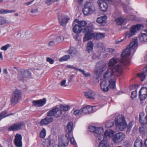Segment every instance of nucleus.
Segmentation results:
<instances>
[{
	"label": "nucleus",
	"instance_id": "e2e57ef3",
	"mask_svg": "<svg viewBox=\"0 0 147 147\" xmlns=\"http://www.w3.org/2000/svg\"><path fill=\"white\" fill-rule=\"evenodd\" d=\"M38 12V9H32L31 12L32 13H35Z\"/></svg>",
	"mask_w": 147,
	"mask_h": 147
},
{
	"label": "nucleus",
	"instance_id": "a878e982",
	"mask_svg": "<svg viewBox=\"0 0 147 147\" xmlns=\"http://www.w3.org/2000/svg\"><path fill=\"white\" fill-rule=\"evenodd\" d=\"M139 40L140 42H147V34L142 33L139 35Z\"/></svg>",
	"mask_w": 147,
	"mask_h": 147
},
{
	"label": "nucleus",
	"instance_id": "603ef678",
	"mask_svg": "<svg viewBox=\"0 0 147 147\" xmlns=\"http://www.w3.org/2000/svg\"><path fill=\"white\" fill-rule=\"evenodd\" d=\"M46 60L47 61L49 62L51 64H52L54 62V60L49 57H47Z\"/></svg>",
	"mask_w": 147,
	"mask_h": 147
},
{
	"label": "nucleus",
	"instance_id": "8fccbe9b",
	"mask_svg": "<svg viewBox=\"0 0 147 147\" xmlns=\"http://www.w3.org/2000/svg\"><path fill=\"white\" fill-rule=\"evenodd\" d=\"M8 23V21L7 22L5 19L2 18H1L0 25H2L4 24H6Z\"/></svg>",
	"mask_w": 147,
	"mask_h": 147
},
{
	"label": "nucleus",
	"instance_id": "9b49d317",
	"mask_svg": "<svg viewBox=\"0 0 147 147\" xmlns=\"http://www.w3.org/2000/svg\"><path fill=\"white\" fill-rule=\"evenodd\" d=\"M147 96V88L143 87L139 92V98L141 101L144 100Z\"/></svg>",
	"mask_w": 147,
	"mask_h": 147
},
{
	"label": "nucleus",
	"instance_id": "774afa93",
	"mask_svg": "<svg viewBox=\"0 0 147 147\" xmlns=\"http://www.w3.org/2000/svg\"><path fill=\"white\" fill-rule=\"evenodd\" d=\"M144 147H147V139L145 140L144 142Z\"/></svg>",
	"mask_w": 147,
	"mask_h": 147
},
{
	"label": "nucleus",
	"instance_id": "69168bd1",
	"mask_svg": "<svg viewBox=\"0 0 147 147\" xmlns=\"http://www.w3.org/2000/svg\"><path fill=\"white\" fill-rule=\"evenodd\" d=\"M136 85L134 84L130 86V90H131L132 89H135L136 87Z\"/></svg>",
	"mask_w": 147,
	"mask_h": 147
},
{
	"label": "nucleus",
	"instance_id": "7ed1b4c3",
	"mask_svg": "<svg viewBox=\"0 0 147 147\" xmlns=\"http://www.w3.org/2000/svg\"><path fill=\"white\" fill-rule=\"evenodd\" d=\"M138 43L136 41L131 42L123 51L121 54V58L119 60L120 63L123 66L128 65L130 64V61L128 57L132 51L134 53L135 49Z\"/></svg>",
	"mask_w": 147,
	"mask_h": 147
},
{
	"label": "nucleus",
	"instance_id": "13d9d810",
	"mask_svg": "<svg viewBox=\"0 0 147 147\" xmlns=\"http://www.w3.org/2000/svg\"><path fill=\"white\" fill-rule=\"evenodd\" d=\"M74 77V76L73 75H71L70 77L68 78V82H71L72 81Z\"/></svg>",
	"mask_w": 147,
	"mask_h": 147
},
{
	"label": "nucleus",
	"instance_id": "4be33fe9",
	"mask_svg": "<svg viewBox=\"0 0 147 147\" xmlns=\"http://www.w3.org/2000/svg\"><path fill=\"white\" fill-rule=\"evenodd\" d=\"M59 144L62 147H65L68 145V138H59Z\"/></svg>",
	"mask_w": 147,
	"mask_h": 147
},
{
	"label": "nucleus",
	"instance_id": "bf43d9fd",
	"mask_svg": "<svg viewBox=\"0 0 147 147\" xmlns=\"http://www.w3.org/2000/svg\"><path fill=\"white\" fill-rule=\"evenodd\" d=\"M66 82V80H64L62 81L61 82V86H67V85L65 84V83Z\"/></svg>",
	"mask_w": 147,
	"mask_h": 147
},
{
	"label": "nucleus",
	"instance_id": "c9c22d12",
	"mask_svg": "<svg viewBox=\"0 0 147 147\" xmlns=\"http://www.w3.org/2000/svg\"><path fill=\"white\" fill-rule=\"evenodd\" d=\"M16 12L15 10H8L7 9H1L0 10V14H4L8 13H12Z\"/></svg>",
	"mask_w": 147,
	"mask_h": 147
},
{
	"label": "nucleus",
	"instance_id": "ddd939ff",
	"mask_svg": "<svg viewBox=\"0 0 147 147\" xmlns=\"http://www.w3.org/2000/svg\"><path fill=\"white\" fill-rule=\"evenodd\" d=\"M42 145L44 147H48L50 145L55 143L57 140L54 138H43Z\"/></svg>",
	"mask_w": 147,
	"mask_h": 147
},
{
	"label": "nucleus",
	"instance_id": "3c124183",
	"mask_svg": "<svg viewBox=\"0 0 147 147\" xmlns=\"http://www.w3.org/2000/svg\"><path fill=\"white\" fill-rule=\"evenodd\" d=\"M132 125V123L131 122L129 123L128 126H127V131H126V132H127V131H129L131 130Z\"/></svg>",
	"mask_w": 147,
	"mask_h": 147
},
{
	"label": "nucleus",
	"instance_id": "bb28decb",
	"mask_svg": "<svg viewBox=\"0 0 147 147\" xmlns=\"http://www.w3.org/2000/svg\"><path fill=\"white\" fill-rule=\"evenodd\" d=\"M70 18L67 16H66L63 18L61 20L60 22V24L63 27H65L66 24L70 20Z\"/></svg>",
	"mask_w": 147,
	"mask_h": 147
},
{
	"label": "nucleus",
	"instance_id": "20e7f679",
	"mask_svg": "<svg viewBox=\"0 0 147 147\" xmlns=\"http://www.w3.org/2000/svg\"><path fill=\"white\" fill-rule=\"evenodd\" d=\"M122 71L121 66L117 65L113 68L108 69L105 73L104 77L106 79V78L111 77L113 75L119 77L121 75Z\"/></svg>",
	"mask_w": 147,
	"mask_h": 147
},
{
	"label": "nucleus",
	"instance_id": "0e129e2a",
	"mask_svg": "<svg viewBox=\"0 0 147 147\" xmlns=\"http://www.w3.org/2000/svg\"><path fill=\"white\" fill-rule=\"evenodd\" d=\"M15 138H22V136L21 135L17 134L15 136Z\"/></svg>",
	"mask_w": 147,
	"mask_h": 147
},
{
	"label": "nucleus",
	"instance_id": "09e8293b",
	"mask_svg": "<svg viewBox=\"0 0 147 147\" xmlns=\"http://www.w3.org/2000/svg\"><path fill=\"white\" fill-rule=\"evenodd\" d=\"M10 47V45L9 44H7L5 46H3L1 47V49L4 51H6L8 48Z\"/></svg>",
	"mask_w": 147,
	"mask_h": 147
},
{
	"label": "nucleus",
	"instance_id": "338daca9",
	"mask_svg": "<svg viewBox=\"0 0 147 147\" xmlns=\"http://www.w3.org/2000/svg\"><path fill=\"white\" fill-rule=\"evenodd\" d=\"M3 73L5 74H8V72L7 70L6 69H4L3 70Z\"/></svg>",
	"mask_w": 147,
	"mask_h": 147
},
{
	"label": "nucleus",
	"instance_id": "de8ad7c7",
	"mask_svg": "<svg viewBox=\"0 0 147 147\" xmlns=\"http://www.w3.org/2000/svg\"><path fill=\"white\" fill-rule=\"evenodd\" d=\"M64 38L62 36H59L57 37L56 39V41L57 43H59L63 41Z\"/></svg>",
	"mask_w": 147,
	"mask_h": 147
},
{
	"label": "nucleus",
	"instance_id": "a19ab883",
	"mask_svg": "<svg viewBox=\"0 0 147 147\" xmlns=\"http://www.w3.org/2000/svg\"><path fill=\"white\" fill-rule=\"evenodd\" d=\"M122 141H123L124 146L125 147H130L131 146V143L129 141L123 140Z\"/></svg>",
	"mask_w": 147,
	"mask_h": 147
},
{
	"label": "nucleus",
	"instance_id": "052dcab7",
	"mask_svg": "<svg viewBox=\"0 0 147 147\" xmlns=\"http://www.w3.org/2000/svg\"><path fill=\"white\" fill-rule=\"evenodd\" d=\"M98 57L97 55L95 53H94L92 57V58L93 59H96Z\"/></svg>",
	"mask_w": 147,
	"mask_h": 147
},
{
	"label": "nucleus",
	"instance_id": "f03ea898",
	"mask_svg": "<svg viewBox=\"0 0 147 147\" xmlns=\"http://www.w3.org/2000/svg\"><path fill=\"white\" fill-rule=\"evenodd\" d=\"M94 27L93 25L88 26L84 27L83 30V33L84 34L83 38L84 41H87L92 39L98 40L105 37V33L94 32Z\"/></svg>",
	"mask_w": 147,
	"mask_h": 147
},
{
	"label": "nucleus",
	"instance_id": "7c9ffc66",
	"mask_svg": "<svg viewBox=\"0 0 147 147\" xmlns=\"http://www.w3.org/2000/svg\"><path fill=\"white\" fill-rule=\"evenodd\" d=\"M118 62L117 59L115 57H113L110 60L108 63L109 66V67H111L114 66Z\"/></svg>",
	"mask_w": 147,
	"mask_h": 147
},
{
	"label": "nucleus",
	"instance_id": "393cba45",
	"mask_svg": "<svg viewBox=\"0 0 147 147\" xmlns=\"http://www.w3.org/2000/svg\"><path fill=\"white\" fill-rule=\"evenodd\" d=\"M101 89L104 92H107L109 90L108 85L107 84V81H103L100 84Z\"/></svg>",
	"mask_w": 147,
	"mask_h": 147
},
{
	"label": "nucleus",
	"instance_id": "9d476101",
	"mask_svg": "<svg viewBox=\"0 0 147 147\" xmlns=\"http://www.w3.org/2000/svg\"><path fill=\"white\" fill-rule=\"evenodd\" d=\"M92 5L90 2L86 3L82 9V11L84 16H87L92 13L93 11L92 9Z\"/></svg>",
	"mask_w": 147,
	"mask_h": 147
},
{
	"label": "nucleus",
	"instance_id": "49530a36",
	"mask_svg": "<svg viewBox=\"0 0 147 147\" xmlns=\"http://www.w3.org/2000/svg\"><path fill=\"white\" fill-rule=\"evenodd\" d=\"M87 24V23L85 21L82 20L79 22L78 25H79L81 27L85 26Z\"/></svg>",
	"mask_w": 147,
	"mask_h": 147
},
{
	"label": "nucleus",
	"instance_id": "ea45409f",
	"mask_svg": "<svg viewBox=\"0 0 147 147\" xmlns=\"http://www.w3.org/2000/svg\"><path fill=\"white\" fill-rule=\"evenodd\" d=\"M74 110V114L76 116H79L82 114V111L81 109H77L74 110V109H73Z\"/></svg>",
	"mask_w": 147,
	"mask_h": 147
},
{
	"label": "nucleus",
	"instance_id": "f257e3e1",
	"mask_svg": "<svg viewBox=\"0 0 147 147\" xmlns=\"http://www.w3.org/2000/svg\"><path fill=\"white\" fill-rule=\"evenodd\" d=\"M60 113L57 114L59 111V109L56 106L53 108L52 109L47 112L46 113L47 116L44 118L41 119L39 123L41 126L44 125H47L52 122L54 120V117L53 116L57 118L60 117L62 114L61 111H66L70 109L69 105H64L62 104L59 105Z\"/></svg>",
	"mask_w": 147,
	"mask_h": 147
},
{
	"label": "nucleus",
	"instance_id": "79ce46f5",
	"mask_svg": "<svg viewBox=\"0 0 147 147\" xmlns=\"http://www.w3.org/2000/svg\"><path fill=\"white\" fill-rule=\"evenodd\" d=\"M46 135V131L44 128H43L40 133V138H45Z\"/></svg>",
	"mask_w": 147,
	"mask_h": 147
},
{
	"label": "nucleus",
	"instance_id": "f704fd0d",
	"mask_svg": "<svg viewBox=\"0 0 147 147\" xmlns=\"http://www.w3.org/2000/svg\"><path fill=\"white\" fill-rule=\"evenodd\" d=\"M115 21L118 25H121L125 21V19L122 17H120L116 19Z\"/></svg>",
	"mask_w": 147,
	"mask_h": 147
},
{
	"label": "nucleus",
	"instance_id": "c756f323",
	"mask_svg": "<svg viewBox=\"0 0 147 147\" xmlns=\"http://www.w3.org/2000/svg\"><path fill=\"white\" fill-rule=\"evenodd\" d=\"M94 46L93 43L92 41H89L87 44V47L86 50L88 53L91 51L93 49Z\"/></svg>",
	"mask_w": 147,
	"mask_h": 147
},
{
	"label": "nucleus",
	"instance_id": "6e6d98bb",
	"mask_svg": "<svg viewBox=\"0 0 147 147\" xmlns=\"http://www.w3.org/2000/svg\"><path fill=\"white\" fill-rule=\"evenodd\" d=\"M67 67L68 68H71V69H74V70H78V69L75 67L73 65H68L67 66Z\"/></svg>",
	"mask_w": 147,
	"mask_h": 147
},
{
	"label": "nucleus",
	"instance_id": "423d86ee",
	"mask_svg": "<svg viewBox=\"0 0 147 147\" xmlns=\"http://www.w3.org/2000/svg\"><path fill=\"white\" fill-rule=\"evenodd\" d=\"M144 27V26L143 25L139 24L131 26L129 28V31L125 32V37L129 38L135 35L137 31L142 29Z\"/></svg>",
	"mask_w": 147,
	"mask_h": 147
},
{
	"label": "nucleus",
	"instance_id": "473e14b6",
	"mask_svg": "<svg viewBox=\"0 0 147 147\" xmlns=\"http://www.w3.org/2000/svg\"><path fill=\"white\" fill-rule=\"evenodd\" d=\"M14 143L17 147H21L22 146V138H15Z\"/></svg>",
	"mask_w": 147,
	"mask_h": 147
},
{
	"label": "nucleus",
	"instance_id": "72a5a7b5",
	"mask_svg": "<svg viewBox=\"0 0 147 147\" xmlns=\"http://www.w3.org/2000/svg\"><path fill=\"white\" fill-rule=\"evenodd\" d=\"M144 126H142V127L139 128V131L141 134L142 135V137H144L143 136L145 135V133L147 131V128L143 127Z\"/></svg>",
	"mask_w": 147,
	"mask_h": 147
},
{
	"label": "nucleus",
	"instance_id": "a211bd4d",
	"mask_svg": "<svg viewBox=\"0 0 147 147\" xmlns=\"http://www.w3.org/2000/svg\"><path fill=\"white\" fill-rule=\"evenodd\" d=\"M106 67V65L105 63L102 64L100 66L97 68L96 71V75L99 77L100 76L102 72L105 71Z\"/></svg>",
	"mask_w": 147,
	"mask_h": 147
},
{
	"label": "nucleus",
	"instance_id": "4c0bfd02",
	"mask_svg": "<svg viewBox=\"0 0 147 147\" xmlns=\"http://www.w3.org/2000/svg\"><path fill=\"white\" fill-rule=\"evenodd\" d=\"M70 57L69 55H65L60 58L59 59V61L60 62L67 61L69 59Z\"/></svg>",
	"mask_w": 147,
	"mask_h": 147
},
{
	"label": "nucleus",
	"instance_id": "a18cd8bd",
	"mask_svg": "<svg viewBox=\"0 0 147 147\" xmlns=\"http://www.w3.org/2000/svg\"><path fill=\"white\" fill-rule=\"evenodd\" d=\"M137 96V89L136 90L134 91H133L131 93V98H132V99L136 98Z\"/></svg>",
	"mask_w": 147,
	"mask_h": 147
},
{
	"label": "nucleus",
	"instance_id": "37998d69",
	"mask_svg": "<svg viewBox=\"0 0 147 147\" xmlns=\"http://www.w3.org/2000/svg\"><path fill=\"white\" fill-rule=\"evenodd\" d=\"M76 70L79 71L80 72H81L82 73V74L86 77H87L90 76V74L89 73H85V71H84V70H82L81 69H78V70Z\"/></svg>",
	"mask_w": 147,
	"mask_h": 147
},
{
	"label": "nucleus",
	"instance_id": "58836bf2",
	"mask_svg": "<svg viewBox=\"0 0 147 147\" xmlns=\"http://www.w3.org/2000/svg\"><path fill=\"white\" fill-rule=\"evenodd\" d=\"M114 124L113 121L111 120H109L106 123L105 127L107 128H111L114 125Z\"/></svg>",
	"mask_w": 147,
	"mask_h": 147
},
{
	"label": "nucleus",
	"instance_id": "2eb2a0df",
	"mask_svg": "<svg viewBox=\"0 0 147 147\" xmlns=\"http://www.w3.org/2000/svg\"><path fill=\"white\" fill-rule=\"evenodd\" d=\"M24 125V123L22 122H21L19 123H15L9 126L7 130L8 131L18 130L21 129Z\"/></svg>",
	"mask_w": 147,
	"mask_h": 147
},
{
	"label": "nucleus",
	"instance_id": "b1692460",
	"mask_svg": "<svg viewBox=\"0 0 147 147\" xmlns=\"http://www.w3.org/2000/svg\"><path fill=\"white\" fill-rule=\"evenodd\" d=\"M72 25L74 26L73 28V31L76 34H78L80 33L82 31H83L84 30V29H82V27L79 25L78 24H76L74 25V24H73Z\"/></svg>",
	"mask_w": 147,
	"mask_h": 147
},
{
	"label": "nucleus",
	"instance_id": "6ab92c4d",
	"mask_svg": "<svg viewBox=\"0 0 147 147\" xmlns=\"http://www.w3.org/2000/svg\"><path fill=\"white\" fill-rule=\"evenodd\" d=\"M107 16L105 15L98 18L96 22L102 26H104L107 23Z\"/></svg>",
	"mask_w": 147,
	"mask_h": 147
},
{
	"label": "nucleus",
	"instance_id": "dca6fc26",
	"mask_svg": "<svg viewBox=\"0 0 147 147\" xmlns=\"http://www.w3.org/2000/svg\"><path fill=\"white\" fill-rule=\"evenodd\" d=\"M139 122L142 126H144L147 124V115H145V114L143 112L140 113Z\"/></svg>",
	"mask_w": 147,
	"mask_h": 147
},
{
	"label": "nucleus",
	"instance_id": "4d7b16f0",
	"mask_svg": "<svg viewBox=\"0 0 147 147\" xmlns=\"http://www.w3.org/2000/svg\"><path fill=\"white\" fill-rule=\"evenodd\" d=\"M108 50V51L110 53H112L115 51V50L114 49H112L111 48H109Z\"/></svg>",
	"mask_w": 147,
	"mask_h": 147
},
{
	"label": "nucleus",
	"instance_id": "412c9836",
	"mask_svg": "<svg viewBox=\"0 0 147 147\" xmlns=\"http://www.w3.org/2000/svg\"><path fill=\"white\" fill-rule=\"evenodd\" d=\"M84 93L87 98L91 99H94V96L95 95V93L92 90H89L88 92H84Z\"/></svg>",
	"mask_w": 147,
	"mask_h": 147
},
{
	"label": "nucleus",
	"instance_id": "4468645a",
	"mask_svg": "<svg viewBox=\"0 0 147 147\" xmlns=\"http://www.w3.org/2000/svg\"><path fill=\"white\" fill-rule=\"evenodd\" d=\"M73 123L72 122H69L67 125V129L66 132L68 133L65 136L67 138H74L73 135L71 133V132L73 128Z\"/></svg>",
	"mask_w": 147,
	"mask_h": 147
},
{
	"label": "nucleus",
	"instance_id": "f8f14e48",
	"mask_svg": "<svg viewBox=\"0 0 147 147\" xmlns=\"http://www.w3.org/2000/svg\"><path fill=\"white\" fill-rule=\"evenodd\" d=\"M47 100L45 98L39 100H33L32 101V106L35 107H42L46 103Z\"/></svg>",
	"mask_w": 147,
	"mask_h": 147
},
{
	"label": "nucleus",
	"instance_id": "5fc2aeb1",
	"mask_svg": "<svg viewBox=\"0 0 147 147\" xmlns=\"http://www.w3.org/2000/svg\"><path fill=\"white\" fill-rule=\"evenodd\" d=\"M71 144H73L74 145H76V143L74 140V138H69Z\"/></svg>",
	"mask_w": 147,
	"mask_h": 147
},
{
	"label": "nucleus",
	"instance_id": "5701e85b",
	"mask_svg": "<svg viewBox=\"0 0 147 147\" xmlns=\"http://www.w3.org/2000/svg\"><path fill=\"white\" fill-rule=\"evenodd\" d=\"M82 112L86 114H88L90 113L92 109V108L90 105H86L84 107L81 108Z\"/></svg>",
	"mask_w": 147,
	"mask_h": 147
},
{
	"label": "nucleus",
	"instance_id": "39448f33",
	"mask_svg": "<svg viewBox=\"0 0 147 147\" xmlns=\"http://www.w3.org/2000/svg\"><path fill=\"white\" fill-rule=\"evenodd\" d=\"M22 92L18 89H15L12 93L10 97L11 105L14 106L22 98Z\"/></svg>",
	"mask_w": 147,
	"mask_h": 147
},
{
	"label": "nucleus",
	"instance_id": "c03bdc74",
	"mask_svg": "<svg viewBox=\"0 0 147 147\" xmlns=\"http://www.w3.org/2000/svg\"><path fill=\"white\" fill-rule=\"evenodd\" d=\"M112 140L115 144H119L122 141L123 139L122 138H112Z\"/></svg>",
	"mask_w": 147,
	"mask_h": 147
},
{
	"label": "nucleus",
	"instance_id": "6e6552de",
	"mask_svg": "<svg viewBox=\"0 0 147 147\" xmlns=\"http://www.w3.org/2000/svg\"><path fill=\"white\" fill-rule=\"evenodd\" d=\"M89 129L90 131L94 133V135L97 138L99 137H101V136H103L102 134L104 130L102 127H96L90 126L89 127Z\"/></svg>",
	"mask_w": 147,
	"mask_h": 147
},
{
	"label": "nucleus",
	"instance_id": "0eeeda50",
	"mask_svg": "<svg viewBox=\"0 0 147 147\" xmlns=\"http://www.w3.org/2000/svg\"><path fill=\"white\" fill-rule=\"evenodd\" d=\"M115 121L116 127L121 131L124 130L127 127V125L124 117L121 118L119 117H116Z\"/></svg>",
	"mask_w": 147,
	"mask_h": 147
},
{
	"label": "nucleus",
	"instance_id": "e433bc0d",
	"mask_svg": "<svg viewBox=\"0 0 147 147\" xmlns=\"http://www.w3.org/2000/svg\"><path fill=\"white\" fill-rule=\"evenodd\" d=\"M8 111L6 110H4L0 113V121L3 118L7 117Z\"/></svg>",
	"mask_w": 147,
	"mask_h": 147
},
{
	"label": "nucleus",
	"instance_id": "864d4df0",
	"mask_svg": "<svg viewBox=\"0 0 147 147\" xmlns=\"http://www.w3.org/2000/svg\"><path fill=\"white\" fill-rule=\"evenodd\" d=\"M24 73L25 74H27L28 76H23L24 78L28 77V76H30L31 75V73L29 70L25 71Z\"/></svg>",
	"mask_w": 147,
	"mask_h": 147
},
{
	"label": "nucleus",
	"instance_id": "c85d7f7f",
	"mask_svg": "<svg viewBox=\"0 0 147 147\" xmlns=\"http://www.w3.org/2000/svg\"><path fill=\"white\" fill-rule=\"evenodd\" d=\"M143 145V141L140 138H137L135 141L134 147H142Z\"/></svg>",
	"mask_w": 147,
	"mask_h": 147
},
{
	"label": "nucleus",
	"instance_id": "aec40b11",
	"mask_svg": "<svg viewBox=\"0 0 147 147\" xmlns=\"http://www.w3.org/2000/svg\"><path fill=\"white\" fill-rule=\"evenodd\" d=\"M147 72V65L143 69V72L137 74L138 76L140 79L141 81H143L145 79Z\"/></svg>",
	"mask_w": 147,
	"mask_h": 147
},
{
	"label": "nucleus",
	"instance_id": "2f4dec72",
	"mask_svg": "<svg viewBox=\"0 0 147 147\" xmlns=\"http://www.w3.org/2000/svg\"><path fill=\"white\" fill-rule=\"evenodd\" d=\"M100 143L98 147H107L108 141L109 138H103Z\"/></svg>",
	"mask_w": 147,
	"mask_h": 147
},
{
	"label": "nucleus",
	"instance_id": "cd10ccee",
	"mask_svg": "<svg viewBox=\"0 0 147 147\" xmlns=\"http://www.w3.org/2000/svg\"><path fill=\"white\" fill-rule=\"evenodd\" d=\"M109 84L108 85L109 87L112 89H114L116 88L115 83L116 80L115 79H111L109 80Z\"/></svg>",
	"mask_w": 147,
	"mask_h": 147
},
{
	"label": "nucleus",
	"instance_id": "680f3d73",
	"mask_svg": "<svg viewBox=\"0 0 147 147\" xmlns=\"http://www.w3.org/2000/svg\"><path fill=\"white\" fill-rule=\"evenodd\" d=\"M55 45V43L54 41H51L49 42V45L50 46H53Z\"/></svg>",
	"mask_w": 147,
	"mask_h": 147
},
{
	"label": "nucleus",
	"instance_id": "f3484780",
	"mask_svg": "<svg viewBox=\"0 0 147 147\" xmlns=\"http://www.w3.org/2000/svg\"><path fill=\"white\" fill-rule=\"evenodd\" d=\"M97 3L100 10L103 12L106 11L108 9V5L107 2H105L101 0H98Z\"/></svg>",
	"mask_w": 147,
	"mask_h": 147
},
{
	"label": "nucleus",
	"instance_id": "1a4fd4ad",
	"mask_svg": "<svg viewBox=\"0 0 147 147\" xmlns=\"http://www.w3.org/2000/svg\"><path fill=\"white\" fill-rule=\"evenodd\" d=\"M114 131L112 130H108L105 131L104 135L106 137L111 138H123L124 135L121 132H119L113 135Z\"/></svg>",
	"mask_w": 147,
	"mask_h": 147
}]
</instances>
